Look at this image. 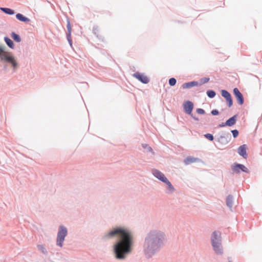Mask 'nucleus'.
Instances as JSON below:
<instances>
[{
    "label": "nucleus",
    "instance_id": "nucleus-14",
    "mask_svg": "<svg viewBox=\"0 0 262 262\" xmlns=\"http://www.w3.org/2000/svg\"><path fill=\"white\" fill-rule=\"evenodd\" d=\"M236 116L234 115L231 118L227 120L225 123V125L228 126H231L236 123Z\"/></svg>",
    "mask_w": 262,
    "mask_h": 262
},
{
    "label": "nucleus",
    "instance_id": "nucleus-21",
    "mask_svg": "<svg viewBox=\"0 0 262 262\" xmlns=\"http://www.w3.org/2000/svg\"><path fill=\"white\" fill-rule=\"evenodd\" d=\"M224 139H226V142H227H227H229V140H230V139H231V136H230V135L229 134H228V135H226V136H221V137H220V140H221V142L222 143H223V140Z\"/></svg>",
    "mask_w": 262,
    "mask_h": 262
},
{
    "label": "nucleus",
    "instance_id": "nucleus-13",
    "mask_svg": "<svg viewBox=\"0 0 262 262\" xmlns=\"http://www.w3.org/2000/svg\"><path fill=\"white\" fill-rule=\"evenodd\" d=\"M198 85V83L196 81H191L189 82L185 83L182 85V88L184 89H189L190 88L197 86Z\"/></svg>",
    "mask_w": 262,
    "mask_h": 262
},
{
    "label": "nucleus",
    "instance_id": "nucleus-6",
    "mask_svg": "<svg viewBox=\"0 0 262 262\" xmlns=\"http://www.w3.org/2000/svg\"><path fill=\"white\" fill-rule=\"evenodd\" d=\"M133 76L143 83L146 84L149 82V79L146 76L139 72L134 74Z\"/></svg>",
    "mask_w": 262,
    "mask_h": 262
},
{
    "label": "nucleus",
    "instance_id": "nucleus-20",
    "mask_svg": "<svg viewBox=\"0 0 262 262\" xmlns=\"http://www.w3.org/2000/svg\"><path fill=\"white\" fill-rule=\"evenodd\" d=\"M5 41L7 45L11 48H13L14 44L13 41L8 37H5Z\"/></svg>",
    "mask_w": 262,
    "mask_h": 262
},
{
    "label": "nucleus",
    "instance_id": "nucleus-10",
    "mask_svg": "<svg viewBox=\"0 0 262 262\" xmlns=\"http://www.w3.org/2000/svg\"><path fill=\"white\" fill-rule=\"evenodd\" d=\"M193 107V103L190 101H187L184 104V110L188 114H191Z\"/></svg>",
    "mask_w": 262,
    "mask_h": 262
},
{
    "label": "nucleus",
    "instance_id": "nucleus-22",
    "mask_svg": "<svg viewBox=\"0 0 262 262\" xmlns=\"http://www.w3.org/2000/svg\"><path fill=\"white\" fill-rule=\"evenodd\" d=\"M38 249L43 254H47V251L45 247L42 245H39L37 246Z\"/></svg>",
    "mask_w": 262,
    "mask_h": 262
},
{
    "label": "nucleus",
    "instance_id": "nucleus-17",
    "mask_svg": "<svg viewBox=\"0 0 262 262\" xmlns=\"http://www.w3.org/2000/svg\"><path fill=\"white\" fill-rule=\"evenodd\" d=\"M226 204L230 208H231L232 207V205H233L232 196L229 195L227 196V199H226Z\"/></svg>",
    "mask_w": 262,
    "mask_h": 262
},
{
    "label": "nucleus",
    "instance_id": "nucleus-30",
    "mask_svg": "<svg viewBox=\"0 0 262 262\" xmlns=\"http://www.w3.org/2000/svg\"><path fill=\"white\" fill-rule=\"evenodd\" d=\"M142 146H143V148H147L148 151H152V148L150 146H148V145H147V144H143Z\"/></svg>",
    "mask_w": 262,
    "mask_h": 262
},
{
    "label": "nucleus",
    "instance_id": "nucleus-26",
    "mask_svg": "<svg viewBox=\"0 0 262 262\" xmlns=\"http://www.w3.org/2000/svg\"><path fill=\"white\" fill-rule=\"evenodd\" d=\"M205 137L210 141H212L213 140V136L210 134H207L205 135Z\"/></svg>",
    "mask_w": 262,
    "mask_h": 262
},
{
    "label": "nucleus",
    "instance_id": "nucleus-23",
    "mask_svg": "<svg viewBox=\"0 0 262 262\" xmlns=\"http://www.w3.org/2000/svg\"><path fill=\"white\" fill-rule=\"evenodd\" d=\"M208 96L210 98H213L215 96V93L214 91L212 90H209L207 92Z\"/></svg>",
    "mask_w": 262,
    "mask_h": 262
},
{
    "label": "nucleus",
    "instance_id": "nucleus-29",
    "mask_svg": "<svg viewBox=\"0 0 262 262\" xmlns=\"http://www.w3.org/2000/svg\"><path fill=\"white\" fill-rule=\"evenodd\" d=\"M196 112L199 114H201V115H203V114H205V111L204 110L202 109V108H198L196 110Z\"/></svg>",
    "mask_w": 262,
    "mask_h": 262
},
{
    "label": "nucleus",
    "instance_id": "nucleus-25",
    "mask_svg": "<svg viewBox=\"0 0 262 262\" xmlns=\"http://www.w3.org/2000/svg\"><path fill=\"white\" fill-rule=\"evenodd\" d=\"M176 79L174 78H171L169 79V84L171 85V86H173L176 84Z\"/></svg>",
    "mask_w": 262,
    "mask_h": 262
},
{
    "label": "nucleus",
    "instance_id": "nucleus-7",
    "mask_svg": "<svg viewBox=\"0 0 262 262\" xmlns=\"http://www.w3.org/2000/svg\"><path fill=\"white\" fill-rule=\"evenodd\" d=\"M233 93L237 99L238 103L239 105H242L244 103V98L242 93L237 88H234L233 89Z\"/></svg>",
    "mask_w": 262,
    "mask_h": 262
},
{
    "label": "nucleus",
    "instance_id": "nucleus-32",
    "mask_svg": "<svg viewBox=\"0 0 262 262\" xmlns=\"http://www.w3.org/2000/svg\"><path fill=\"white\" fill-rule=\"evenodd\" d=\"M4 53H6L4 51V49L2 47H0V56L1 58H2V55L4 54Z\"/></svg>",
    "mask_w": 262,
    "mask_h": 262
},
{
    "label": "nucleus",
    "instance_id": "nucleus-1",
    "mask_svg": "<svg viewBox=\"0 0 262 262\" xmlns=\"http://www.w3.org/2000/svg\"><path fill=\"white\" fill-rule=\"evenodd\" d=\"M106 236H117L119 237V240L114 246L116 258L123 259L127 254L132 252L133 237L129 230L118 228L111 231Z\"/></svg>",
    "mask_w": 262,
    "mask_h": 262
},
{
    "label": "nucleus",
    "instance_id": "nucleus-15",
    "mask_svg": "<svg viewBox=\"0 0 262 262\" xmlns=\"http://www.w3.org/2000/svg\"><path fill=\"white\" fill-rule=\"evenodd\" d=\"M16 17L17 19L23 22L28 23L30 21V19L24 16L20 13L17 14L16 15Z\"/></svg>",
    "mask_w": 262,
    "mask_h": 262
},
{
    "label": "nucleus",
    "instance_id": "nucleus-3",
    "mask_svg": "<svg viewBox=\"0 0 262 262\" xmlns=\"http://www.w3.org/2000/svg\"><path fill=\"white\" fill-rule=\"evenodd\" d=\"M67 233L68 231L67 228L63 226H60L56 239L57 245L58 246L61 247L62 246L63 242L64 241V238L67 236Z\"/></svg>",
    "mask_w": 262,
    "mask_h": 262
},
{
    "label": "nucleus",
    "instance_id": "nucleus-16",
    "mask_svg": "<svg viewBox=\"0 0 262 262\" xmlns=\"http://www.w3.org/2000/svg\"><path fill=\"white\" fill-rule=\"evenodd\" d=\"M158 236H159V234H150L148 238L146 239L147 244H148L152 240L154 241V243L156 242L157 241V238Z\"/></svg>",
    "mask_w": 262,
    "mask_h": 262
},
{
    "label": "nucleus",
    "instance_id": "nucleus-27",
    "mask_svg": "<svg viewBox=\"0 0 262 262\" xmlns=\"http://www.w3.org/2000/svg\"><path fill=\"white\" fill-rule=\"evenodd\" d=\"M67 29H68L69 35H71V31H72V28H71V26L70 23V21L69 20L68 21Z\"/></svg>",
    "mask_w": 262,
    "mask_h": 262
},
{
    "label": "nucleus",
    "instance_id": "nucleus-12",
    "mask_svg": "<svg viewBox=\"0 0 262 262\" xmlns=\"http://www.w3.org/2000/svg\"><path fill=\"white\" fill-rule=\"evenodd\" d=\"M199 161V159L192 157H188L184 161L186 165H188L192 163H194Z\"/></svg>",
    "mask_w": 262,
    "mask_h": 262
},
{
    "label": "nucleus",
    "instance_id": "nucleus-4",
    "mask_svg": "<svg viewBox=\"0 0 262 262\" xmlns=\"http://www.w3.org/2000/svg\"><path fill=\"white\" fill-rule=\"evenodd\" d=\"M1 59L2 60H5L6 61L11 63L14 68H16L17 67V63L15 60L14 57L9 53H4V54L2 55Z\"/></svg>",
    "mask_w": 262,
    "mask_h": 262
},
{
    "label": "nucleus",
    "instance_id": "nucleus-9",
    "mask_svg": "<svg viewBox=\"0 0 262 262\" xmlns=\"http://www.w3.org/2000/svg\"><path fill=\"white\" fill-rule=\"evenodd\" d=\"M152 173L157 178L163 182H164L167 179L163 173L157 169H154Z\"/></svg>",
    "mask_w": 262,
    "mask_h": 262
},
{
    "label": "nucleus",
    "instance_id": "nucleus-5",
    "mask_svg": "<svg viewBox=\"0 0 262 262\" xmlns=\"http://www.w3.org/2000/svg\"><path fill=\"white\" fill-rule=\"evenodd\" d=\"M221 94L222 96L226 99L229 107H231L232 105L233 101L230 94L226 90H222Z\"/></svg>",
    "mask_w": 262,
    "mask_h": 262
},
{
    "label": "nucleus",
    "instance_id": "nucleus-34",
    "mask_svg": "<svg viewBox=\"0 0 262 262\" xmlns=\"http://www.w3.org/2000/svg\"><path fill=\"white\" fill-rule=\"evenodd\" d=\"M208 80H209V79H207V81H206V82H207Z\"/></svg>",
    "mask_w": 262,
    "mask_h": 262
},
{
    "label": "nucleus",
    "instance_id": "nucleus-28",
    "mask_svg": "<svg viewBox=\"0 0 262 262\" xmlns=\"http://www.w3.org/2000/svg\"><path fill=\"white\" fill-rule=\"evenodd\" d=\"M232 133V135L234 137V138H236L237 137L238 135V130L235 129V130H233L231 131Z\"/></svg>",
    "mask_w": 262,
    "mask_h": 262
},
{
    "label": "nucleus",
    "instance_id": "nucleus-11",
    "mask_svg": "<svg viewBox=\"0 0 262 262\" xmlns=\"http://www.w3.org/2000/svg\"><path fill=\"white\" fill-rule=\"evenodd\" d=\"M247 147L245 144L241 145L238 148V153L244 158H246L247 155L246 152Z\"/></svg>",
    "mask_w": 262,
    "mask_h": 262
},
{
    "label": "nucleus",
    "instance_id": "nucleus-24",
    "mask_svg": "<svg viewBox=\"0 0 262 262\" xmlns=\"http://www.w3.org/2000/svg\"><path fill=\"white\" fill-rule=\"evenodd\" d=\"M164 183H165L168 186L169 189L170 190H171V191L173 190L174 188H173L172 185H171L170 182L167 179Z\"/></svg>",
    "mask_w": 262,
    "mask_h": 262
},
{
    "label": "nucleus",
    "instance_id": "nucleus-18",
    "mask_svg": "<svg viewBox=\"0 0 262 262\" xmlns=\"http://www.w3.org/2000/svg\"><path fill=\"white\" fill-rule=\"evenodd\" d=\"M1 9L3 12L8 14L12 15L14 14V11L11 9L7 8H1Z\"/></svg>",
    "mask_w": 262,
    "mask_h": 262
},
{
    "label": "nucleus",
    "instance_id": "nucleus-8",
    "mask_svg": "<svg viewBox=\"0 0 262 262\" xmlns=\"http://www.w3.org/2000/svg\"><path fill=\"white\" fill-rule=\"evenodd\" d=\"M232 168L233 171L236 172H239L240 170L244 172H248V169L242 164H235L232 166Z\"/></svg>",
    "mask_w": 262,
    "mask_h": 262
},
{
    "label": "nucleus",
    "instance_id": "nucleus-31",
    "mask_svg": "<svg viewBox=\"0 0 262 262\" xmlns=\"http://www.w3.org/2000/svg\"><path fill=\"white\" fill-rule=\"evenodd\" d=\"M211 114L213 115H217L219 114V111L216 110H213L211 111Z\"/></svg>",
    "mask_w": 262,
    "mask_h": 262
},
{
    "label": "nucleus",
    "instance_id": "nucleus-33",
    "mask_svg": "<svg viewBox=\"0 0 262 262\" xmlns=\"http://www.w3.org/2000/svg\"><path fill=\"white\" fill-rule=\"evenodd\" d=\"M225 126V124L224 123H222V124H220L219 125V126L220 127H223Z\"/></svg>",
    "mask_w": 262,
    "mask_h": 262
},
{
    "label": "nucleus",
    "instance_id": "nucleus-19",
    "mask_svg": "<svg viewBox=\"0 0 262 262\" xmlns=\"http://www.w3.org/2000/svg\"><path fill=\"white\" fill-rule=\"evenodd\" d=\"M11 37L13 38V40H14L16 42H20L21 40V39L18 35L15 33L14 32H12L11 35Z\"/></svg>",
    "mask_w": 262,
    "mask_h": 262
},
{
    "label": "nucleus",
    "instance_id": "nucleus-2",
    "mask_svg": "<svg viewBox=\"0 0 262 262\" xmlns=\"http://www.w3.org/2000/svg\"><path fill=\"white\" fill-rule=\"evenodd\" d=\"M221 232L214 231L211 237L212 245L215 252L217 254H222V249L221 247Z\"/></svg>",
    "mask_w": 262,
    "mask_h": 262
}]
</instances>
